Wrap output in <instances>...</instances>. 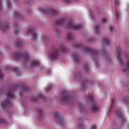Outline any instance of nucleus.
Returning a JSON list of instances; mask_svg holds the SVG:
<instances>
[{"label":"nucleus","instance_id":"obj_1","mask_svg":"<svg viewBox=\"0 0 129 129\" xmlns=\"http://www.w3.org/2000/svg\"><path fill=\"white\" fill-rule=\"evenodd\" d=\"M67 18L66 17L62 18L61 20H59L57 22L58 25H62L63 24L64 27L65 28L71 27L75 29H78L80 28V26L77 24L74 23L72 22H70L66 23Z\"/></svg>","mask_w":129,"mask_h":129},{"label":"nucleus","instance_id":"obj_2","mask_svg":"<svg viewBox=\"0 0 129 129\" xmlns=\"http://www.w3.org/2000/svg\"><path fill=\"white\" fill-rule=\"evenodd\" d=\"M13 95V92H10L7 94V97L9 98V99L8 100H5L2 103L1 105L3 108H6L10 105L11 103L10 99H11Z\"/></svg>","mask_w":129,"mask_h":129},{"label":"nucleus","instance_id":"obj_3","mask_svg":"<svg viewBox=\"0 0 129 129\" xmlns=\"http://www.w3.org/2000/svg\"><path fill=\"white\" fill-rule=\"evenodd\" d=\"M72 96L66 93H63L61 95L60 99L62 102H65L71 99Z\"/></svg>","mask_w":129,"mask_h":129},{"label":"nucleus","instance_id":"obj_4","mask_svg":"<svg viewBox=\"0 0 129 129\" xmlns=\"http://www.w3.org/2000/svg\"><path fill=\"white\" fill-rule=\"evenodd\" d=\"M55 118L57 122L60 124H61L63 122V120L61 115L59 112H57L55 114Z\"/></svg>","mask_w":129,"mask_h":129},{"label":"nucleus","instance_id":"obj_5","mask_svg":"<svg viewBox=\"0 0 129 129\" xmlns=\"http://www.w3.org/2000/svg\"><path fill=\"white\" fill-rule=\"evenodd\" d=\"M27 31L30 33L31 36L33 40H35L37 38V33L34 29L32 28L29 29Z\"/></svg>","mask_w":129,"mask_h":129},{"label":"nucleus","instance_id":"obj_6","mask_svg":"<svg viewBox=\"0 0 129 129\" xmlns=\"http://www.w3.org/2000/svg\"><path fill=\"white\" fill-rule=\"evenodd\" d=\"M58 55L57 50H55L50 52L49 54L48 57L52 59H54L56 58Z\"/></svg>","mask_w":129,"mask_h":129},{"label":"nucleus","instance_id":"obj_7","mask_svg":"<svg viewBox=\"0 0 129 129\" xmlns=\"http://www.w3.org/2000/svg\"><path fill=\"white\" fill-rule=\"evenodd\" d=\"M44 11V12L45 13H48L52 15H55L58 14V12L56 10L46 9Z\"/></svg>","mask_w":129,"mask_h":129},{"label":"nucleus","instance_id":"obj_8","mask_svg":"<svg viewBox=\"0 0 129 129\" xmlns=\"http://www.w3.org/2000/svg\"><path fill=\"white\" fill-rule=\"evenodd\" d=\"M19 57L20 58H21V59L23 61H27L29 58V55H27L25 56H22V55H19L18 56L15 57V58H17Z\"/></svg>","mask_w":129,"mask_h":129},{"label":"nucleus","instance_id":"obj_9","mask_svg":"<svg viewBox=\"0 0 129 129\" xmlns=\"http://www.w3.org/2000/svg\"><path fill=\"white\" fill-rule=\"evenodd\" d=\"M99 105L96 104H95L93 105L91 107V109L92 111H96L98 110V108L99 107Z\"/></svg>","mask_w":129,"mask_h":129},{"label":"nucleus","instance_id":"obj_10","mask_svg":"<svg viewBox=\"0 0 129 129\" xmlns=\"http://www.w3.org/2000/svg\"><path fill=\"white\" fill-rule=\"evenodd\" d=\"M116 116L117 117L120 118L121 119H124L123 117V114L122 113L120 112H118L116 114Z\"/></svg>","mask_w":129,"mask_h":129},{"label":"nucleus","instance_id":"obj_11","mask_svg":"<svg viewBox=\"0 0 129 129\" xmlns=\"http://www.w3.org/2000/svg\"><path fill=\"white\" fill-rule=\"evenodd\" d=\"M39 63L38 61H34L31 62V66L32 67H34Z\"/></svg>","mask_w":129,"mask_h":129},{"label":"nucleus","instance_id":"obj_12","mask_svg":"<svg viewBox=\"0 0 129 129\" xmlns=\"http://www.w3.org/2000/svg\"><path fill=\"white\" fill-rule=\"evenodd\" d=\"M123 72H126L129 74V61L128 62L127 64L126 69L125 70H124Z\"/></svg>","mask_w":129,"mask_h":129},{"label":"nucleus","instance_id":"obj_13","mask_svg":"<svg viewBox=\"0 0 129 129\" xmlns=\"http://www.w3.org/2000/svg\"><path fill=\"white\" fill-rule=\"evenodd\" d=\"M73 36L72 34L70 33H68L67 34V38L68 39H72Z\"/></svg>","mask_w":129,"mask_h":129},{"label":"nucleus","instance_id":"obj_14","mask_svg":"<svg viewBox=\"0 0 129 129\" xmlns=\"http://www.w3.org/2000/svg\"><path fill=\"white\" fill-rule=\"evenodd\" d=\"M73 58L75 61H77L78 60V56L77 54L74 53L73 55Z\"/></svg>","mask_w":129,"mask_h":129},{"label":"nucleus","instance_id":"obj_15","mask_svg":"<svg viewBox=\"0 0 129 129\" xmlns=\"http://www.w3.org/2000/svg\"><path fill=\"white\" fill-rule=\"evenodd\" d=\"M99 27L98 25L96 26L95 27L94 30L95 31V33L96 34H98L99 32Z\"/></svg>","mask_w":129,"mask_h":129},{"label":"nucleus","instance_id":"obj_16","mask_svg":"<svg viewBox=\"0 0 129 129\" xmlns=\"http://www.w3.org/2000/svg\"><path fill=\"white\" fill-rule=\"evenodd\" d=\"M39 113L38 117H39V120H40L43 117V115L42 114V112L40 110L38 111Z\"/></svg>","mask_w":129,"mask_h":129},{"label":"nucleus","instance_id":"obj_17","mask_svg":"<svg viewBox=\"0 0 129 129\" xmlns=\"http://www.w3.org/2000/svg\"><path fill=\"white\" fill-rule=\"evenodd\" d=\"M42 39L43 41L45 42H46L49 40V38L45 36H43L42 38Z\"/></svg>","mask_w":129,"mask_h":129},{"label":"nucleus","instance_id":"obj_18","mask_svg":"<svg viewBox=\"0 0 129 129\" xmlns=\"http://www.w3.org/2000/svg\"><path fill=\"white\" fill-rule=\"evenodd\" d=\"M104 42L106 44H108L110 43V41L109 39L107 38H105L104 39Z\"/></svg>","mask_w":129,"mask_h":129},{"label":"nucleus","instance_id":"obj_19","mask_svg":"<svg viewBox=\"0 0 129 129\" xmlns=\"http://www.w3.org/2000/svg\"><path fill=\"white\" fill-rule=\"evenodd\" d=\"M60 50L63 52H66V49L64 46H61V48H60Z\"/></svg>","mask_w":129,"mask_h":129},{"label":"nucleus","instance_id":"obj_20","mask_svg":"<svg viewBox=\"0 0 129 129\" xmlns=\"http://www.w3.org/2000/svg\"><path fill=\"white\" fill-rule=\"evenodd\" d=\"M20 13L19 12H15L14 13V15L15 16H19L20 14Z\"/></svg>","mask_w":129,"mask_h":129},{"label":"nucleus","instance_id":"obj_21","mask_svg":"<svg viewBox=\"0 0 129 129\" xmlns=\"http://www.w3.org/2000/svg\"><path fill=\"white\" fill-rule=\"evenodd\" d=\"M17 45L19 46H20L22 44V42L21 41H19L17 42Z\"/></svg>","mask_w":129,"mask_h":129},{"label":"nucleus","instance_id":"obj_22","mask_svg":"<svg viewBox=\"0 0 129 129\" xmlns=\"http://www.w3.org/2000/svg\"><path fill=\"white\" fill-rule=\"evenodd\" d=\"M107 20V18L105 17L102 19V22L103 23H105Z\"/></svg>","mask_w":129,"mask_h":129},{"label":"nucleus","instance_id":"obj_23","mask_svg":"<svg viewBox=\"0 0 129 129\" xmlns=\"http://www.w3.org/2000/svg\"><path fill=\"white\" fill-rule=\"evenodd\" d=\"M7 6L8 7H11V4L8 1H7Z\"/></svg>","mask_w":129,"mask_h":129},{"label":"nucleus","instance_id":"obj_24","mask_svg":"<svg viewBox=\"0 0 129 129\" xmlns=\"http://www.w3.org/2000/svg\"><path fill=\"white\" fill-rule=\"evenodd\" d=\"M90 51V48L88 47L84 49V51L85 52H88Z\"/></svg>","mask_w":129,"mask_h":129},{"label":"nucleus","instance_id":"obj_25","mask_svg":"<svg viewBox=\"0 0 129 129\" xmlns=\"http://www.w3.org/2000/svg\"><path fill=\"white\" fill-rule=\"evenodd\" d=\"M3 75L1 73L0 70V79H2L4 77Z\"/></svg>","mask_w":129,"mask_h":129},{"label":"nucleus","instance_id":"obj_26","mask_svg":"<svg viewBox=\"0 0 129 129\" xmlns=\"http://www.w3.org/2000/svg\"><path fill=\"white\" fill-rule=\"evenodd\" d=\"M117 59L119 61H120L121 60L120 58V54L119 53L117 57Z\"/></svg>","mask_w":129,"mask_h":129},{"label":"nucleus","instance_id":"obj_27","mask_svg":"<svg viewBox=\"0 0 129 129\" xmlns=\"http://www.w3.org/2000/svg\"><path fill=\"white\" fill-rule=\"evenodd\" d=\"M111 106H110L108 109V114H109L111 112Z\"/></svg>","mask_w":129,"mask_h":129},{"label":"nucleus","instance_id":"obj_28","mask_svg":"<svg viewBox=\"0 0 129 129\" xmlns=\"http://www.w3.org/2000/svg\"><path fill=\"white\" fill-rule=\"evenodd\" d=\"M51 88V86L50 85H49L48 87H47L46 88V91H48Z\"/></svg>","mask_w":129,"mask_h":129},{"label":"nucleus","instance_id":"obj_29","mask_svg":"<svg viewBox=\"0 0 129 129\" xmlns=\"http://www.w3.org/2000/svg\"><path fill=\"white\" fill-rule=\"evenodd\" d=\"M85 85L84 84L83 85H82L81 86V88L82 90H83V89H84L85 87Z\"/></svg>","mask_w":129,"mask_h":129},{"label":"nucleus","instance_id":"obj_30","mask_svg":"<svg viewBox=\"0 0 129 129\" xmlns=\"http://www.w3.org/2000/svg\"><path fill=\"white\" fill-rule=\"evenodd\" d=\"M119 14L118 11L116 9V14L117 17L119 15Z\"/></svg>","mask_w":129,"mask_h":129},{"label":"nucleus","instance_id":"obj_31","mask_svg":"<svg viewBox=\"0 0 129 129\" xmlns=\"http://www.w3.org/2000/svg\"><path fill=\"white\" fill-rule=\"evenodd\" d=\"M4 120L3 119H0V123H3L4 122Z\"/></svg>","mask_w":129,"mask_h":129},{"label":"nucleus","instance_id":"obj_32","mask_svg":"<svg viewBox=\"0 0 129 129\" xmlns=\"http://www.w3.org/2000/svg\"><path fill=\"white\" fill-rule=\"evenodd\" d=\"M19 30L18 29H14V31L15 32V33L16 34L18 32V31Z\"/></svg>","mask_w":129,"mask_h":129},{"label":"nucleus","instance_id":"obj_33","mask_svg":"<svg viewBox=\"0 0 129 129\" xmlns=\"http://www.w3.org/2000/svg\"><path fill=\"white\" fill-rule=\"evenodd\" d=\"M91 129H95V126H92L91 127Z\"/></svg>","mask_w":129,"mask_h":129},{"label":"nucleus","instance_id":"obj_34","mask_svg":"<svg viewBox=\"0 0 129 129\" xmlns=\"http://www.w3.org/2000/svg\"><path fill=\"white\" fill-rule=\"evenodd\" d=\"M3 91H2V89H1L0 90V95H1V93H3Z\"/></svg>","mask_w":129,"mask_h":129},{"label":"nucleus","instance_id":"obj_35","mask_svg":"<svg viewBox=\"0 0 129 129\" xmlns=\"http://www.w3.org/2000/svg\"><path fill=\"white\" fill-rule=\"evenodd\" d=\"M115 4L116 5H118V3H117L116 2V1H115Z\"/></svg>","mask_w":129,"mask_h":129},{"label":"nucleus","instance_id":"obj_36","mask_svg":"<svg viewBox=\"0 0 129 129\" xmlns=\"http://www.w3.org/2000/svg\"><path fill=\"white\" fill-rule=\"evenodd\" d=\"M70 0H64V1L65 2H68Z\"/></svg>","mask_w":129,"mask_h":129},{"label":"nucleus","instance_id":"obj_37","mask_svg":"<svg viewBox=\"0 0 129 129\" xmlns=\"http://www.w3.org/2000/svg\"><path fill=\"white\" fill-rule=\"evenodd\" d=\"M89 99H91V98H90V96L89 95Z\"/></svg>","mask_w":129,"mask_h":129},{"label":"nucleus","instance_id":"obj_38","mask_svg":"<svg viewBox=\"0 0 129 129\" xmlns=\"http://www.w3.org/2000/svg\"><path fill=\"white\" fill-rule=\"evenodd\" d=\"M1 28L2 29H3V28L2 27H1Z\"/></svg>","mask_w":129,"mask_h":129}]
</instances>
